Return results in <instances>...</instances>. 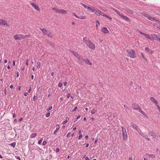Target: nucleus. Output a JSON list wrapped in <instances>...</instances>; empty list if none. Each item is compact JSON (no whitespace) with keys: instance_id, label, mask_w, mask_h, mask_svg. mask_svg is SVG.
<instances>
[{"instance_id":"obj_1","label":"nucleus","mask_w":160,"mask_h":160,"mask_svg":"<svg viewBox=\"0 0 160 160\" xmlns=\"http://www.w3.org/2000/svg\"><path fill=\"white\" fill-rule=\"evenodd\" d=\"M83 41L89 48L92 49H95V47L94 44L86 37L83 38Z\"/></svg>"},{"instance_id":"obj_2","label":"nucleus","mask_w":160,"mask_h":160,"mask_svg":"<svg viewBox=\"0 0 160 160\" xmlns=\"http://www.w3.org/2000/svg\"><path fill=\"white\" fill-rule=\"evenodd\" d=\"M128 56L130 57L131 58H134L136 57V54L134 52L132 49L127 50Z\"/></svg>"},{"instance_id":"obj_3","label":"nucleus","mask_w":160,"mask_h":160,"mask_svg":"<svg viewBox=\"0 0 160 160\" xmlns=\"http://www.w3.org/2000/svg\"><path fill=\"white\" fill-rule=\"evenodd\" d=\"M122 129L123 139L124 140H126L128 138L126 129L125 128L123 127H122Z\"/></svg>"},{"instance_id":"obj_4","label":"nucleus","mask_w":160,"mask_h":160,"mask_svg":"<svg viewBox=\"0 0 160 160\" xmlns=\"http://www.w3.org/2000/svg\"><path fill=\"white\" fill-rule=\"evenodd\" d=\"M130 124L131 127L137 131L139 134H141V131L140 130L139 128L136 124H134L132 122Z\"/></svg>"},{"instance_id":"obj_5","label":"nucleus","mask_w":160,"mask_h":160,"mask_svg":"<svg viewBox=\"0 0 160 160\" xmlns=\"http://www.w3.org/2000/svg\"><path fill=\"white\" fill-rule=\"evenodd\" d=\"M152 40H156L160 42V35L155 34H151Z\"/></svg>"},{"instance_id":"obj_6","label":"nucleus","mask_w":160,"mask_h":160,"mask_svg":"<svg viewBox=\"0 0 160 160\" xmlns=\"http://www.w3.org/2000/svg\"><path fill=\"white\" fill-rule=\"evenodd\" d=\"M13 38L15 40H21L23 39L22 34H15L13 36Z\"/></svg>"},{"instance_id":"obj_7","label":"nucleus","mask_w":160,"mask_h":160,"mask_svg":"<svg viewBox=\"0 0 160 160\" xmlns=\"http://www.w3.org/2000/svg\"><path fill=\"white\" fill-rule=\"evenodd\" d=\"M96 15L100 16L102 15V14L103 13V12H102L100 10H97L96 9H95L94 12H93Z\"/></svg>"},{"instance_id":"obj_8","label":"nucleus","mask_w":160,"mask_h":160,"mask_svg":"<svg viewBox=\"0 0 160 160\" xmlns=\"http://www.w3.org/2000/svg\"><path fill=\"white\" fill-rule=\"evenodd\" d=\"M30 4L37 11H40V9L39 8L38 5L36 4V3H34L32 2H31Z\"/></svg>"},{"instance_id":"obj_9","label":"nucleus","mask_w":160,"mask_h":160,"mask_svg":"<svg viewBox=\"0 0 160 160\" xmlns=\"http://www.w3.org/2000/svg\"><path fill=\"white\" fill-rule=\"evenodd\" d=\"M0 25H6V26H9L7 22L4 19H0Z\"/></svg>"},{"instance_id":"obj_10","label":"nucleus","mask_w":160,"mask_h":160,"mask_svg":"<svg viewBox=\"0 0 160 160\" xmlns=\"http://www.w3.org/2000/svg\"><path fill=\"white\" fill-rule=\"evenodd\" d=\"M78 58L79 60V63L81 64H82L83 63V62H84V60H85V59L83 58V57L80 55L78 57Z\"/></svg>"},{"instance_id":"obj_11","label":"nucleus","mask_w":160,"mask_h":160,"mask_svg":"<svg viewBox=\"0 0 160 160\" xmlns=\"http://www.w3.org/2000/svg\"><path fill=\"white\" fill-rule=\"evenodd\" d=\"M84 62H85L86 64L90 66H91L92 65V63L87 59H85V60H84Z\"/></svg>"},{"instance_id":"obj_12","label":"nucleus","mask_w":160,"mask_h":160,"mask_svg":"<svg viewBox=\"0 0 160 160\" xmlns=\"http://www.w3.org/2000/svg\"><path fill=\"white\" fill-rule=\"evenodd\" d=\"M144 16L146 17L147 18H148V19L149 20H150L152 21H156V19H155L154 18H152L151 17H150L148 15L146 14H144Z\"/></svg>"},{"instance_id":"obj_13","label":"nucleus","mask_w":160,"mask_h":160,"mask_svg":"<svg viewBox=\"0 0 160 160\" xmlns=\"http://www.w3.org/2000/svg\"><path fill=\"white\" fill-rule=\"evenodd\" d=\"M132 108L135 110H138L139 109V106L136 104H132Z\"/></svg>"},{"instance_id":"obj_14","label":"nucleus","mask_w":160,"mask_h":160,"mask_svg":"<svg viewBox=\"0 0 160 160\" xmlns=\"http://www.w3.org/2000/svg\"><path fill=\"white\" fill-rule=\"evenodd\" d=\"M149 134L152 136L153 138H156L157 137L156 134L153 132H150L149 133Z\"/></svg>"},{"instance_id":"obj_15","label":"nucleus","mask_w":160,"mask_h":160,"mask_svg":"<svg viewBox=\"0 0 160 160\" xmlns=\"http://www.w3.org/2000/svg\"><path fill=\"white\" fill-rule=\"evenodd\" d=\"M52 9L55 10V12H56L59 13H61L62 9H58V8H52Z\"/></svg>"},{"instance_id":"obj_16","label":"nucleus","mask_w":160,"mask_h":160,"mask_svg":"<svg viewBox=\"0 0 160 160\" xmlns=\"http://www.w3.org/2000/svg\"><path fill=\"white\" fill-rule=\"evenodd\" d=\"M102 32L104 33H108L109 31L106 27H103L102 29Z\"/></svg>"},{"instance_id":"obj_17","label":"nucleus","mask_w":160,"mask_h":160,"mask_svg":"<svg viewBox=\"0 0 160 160\" xmlns=\"http://www.w3.org/2000/svg\"><path fill=\"white\" fill-rule=\"evenodd\" d=\"M40 29L41 31L42 32L45 34L47 35V34L48 32L46 29L45 28H40Z\"/></svg>"},{"instance_id":"obj_18","label":"nucleus","mask_w":160,"mask_h":160,"mask_svg":"<svg viewBox=\"0 0 160 160\" xmlns=\"http://www.w3.org/2000/svg\"><path fill=\"white\" fill-rule=\"evenodd\" d=\"M121 17L123 19L125 20L127 22L130 21V19L127 17L122 15Z\"/></svg>"},{"instance_id":"obj_19","label":"nucleus","mask_w":160,"mask_h":160,"mask_svg":"<svg viewBox=\"0 0 160 160\" xmlns=\"http://www.w3.org/2000/svg\"><path fill=\"white\" fill-rule=\"evenodd\" d=\"M150 100L151 101L154 102L155 105H156L157 106L158 105V102L153 97H150Z\"/></svg>"},{"instance_id":"obj_20","label":"nucleus","mask_w":160,"mask_h":160,"mask_svg":"<svg viewBox=\"0 0 160 160\" xmlns=\"http://www.w3.org/2000/svg\"><path fill=\"white\" fill-rule=\"evenodd\" d=\"M59 128H60V127H59V125L58 124L56 126V128L55 130L54 131V132L53 133V134H56V133L58 131V130Z\"/></svg>"},{"instance_id":"obj_21","label":"nucleus","mask_w":160,"mask_h":160,"mask_svg":"<svg viewBox=\"0 0 160 160\" xmlns=\"http://www.w3.org/2000/svg\"><path fill=\"white\" fill-rule=\"evenodd\" d=\"M88 9L89 10L91 11L92 12H94L95 9L94 8H91L88 6Z\"/></svg>"},{"instance_id":"obj_22","label":"nucleus","mask_w":160,"mask_h":160,"mask_svg":"<svg viewBox=\"0 0 160 160\" xmlns=\"http://www.w3.org/2000/svg\"><path fill=\"white\" fill-rule=\"evenodd\" d=\"M102 16L109 19L110 20H111L112 19V18L111 17H109L108 16L105 14L104 13H103V14H102Z\"/></svg>"},{"instance_id":"obj_23","label":"nucleus","mask_w":160,"mask_h":160,"mask_svg":"<svg viewBox=\"0 0 160 160\" xmlns=\"http://www.w3.org/2000/svg\"><path fill=\"white\" fill-rule=\"evenodd\" d=\"M145 36H146V37L147 38L151 40H152V36H151V35H149V34H146V35H145Z\"/></svg>"},{"instance_id":"obj_24","label":"nucleus","mask_w":160,"mask_h":160,"mask_svg":"<svg viewBox=\"0 0 160 160\" xmlns=\"http://www.w3.org/2000/svg\"><path fill=\"white\" fill-rule=\"evenodd\" d=\"M36 134H37L36 133H33L30 136V138H33L35 137H36Z\"/></svg>"},{"instance_id":"obj_25","label":"nucleus","mask_w":160,"mask_h":160,"mask_svg":"<svg viewBox=\"0 0 160 160\" xmlns=\"http://www.w3.org/2000/svg\"><path fill=\"white\" fill-rule=\"evenodd\" d=\"M97 111V109L94 108L91 111V113L92 114H94Z\"/></svg>"},{"instance_id":"obj_26","label":"nucleus","mask_w":160,"mask_h":160,"mask_svg":"<svg viewBox=\"0 0 160 160\" xmlns=\"http://www.w3.org/2000/svg\"><path fill=\"white\" fill-rule=\"evenodd\" d=\"M148 155L149 157L152 158H154L155 157V155L153 154H148Z\"/></svg>"},{"instance_id":"obj_27","label":"nucleus","mask_w":160,"mask_h":160,"mask_svg":"<svg viewBox=\"0 0 160 160\" xmlns=\"http://www.w3.org/2000/svg\"><path fill=\"white\" fill-rule=\"evenodd\" d=\"M47 34L48 37H53V34H52L51 32H50L48 33H47Z\"/></svg>"},{"instance_id":"obj_28","label":"nucleus","mask_w":160,"mask_h":160,"mask_svg":"<svg viewBox=\"0 0 160 160\" xmlns=\"http://www.w3.org/2000/svg\"><path fill=\"white\" fill-rule=\"evenodd\" d=\"M16 142H13V143H12L10 144H9V145L11 146V147H12L13 148H14V147H15V145H16Z\"/></svg>"},{"instance_id":"obj_29","label":"nucleus","mask_w":160,"mask_h":160,"mask_svg":"<svg viewBox=\"0 0 160 160\" xmlns=\"http://www.w3.org/2000/svg\"><path fill=\"white\" fill-rule=\"evenodd\" d=\"M96 22L97 23L96 25V26L97 28L98 27V26H99L100 23L98 20H97L96 21Z\"/></svg>"},{"instance_id":"obj_30","label":"nucleus","mask_w":160,"mask_h":160,"mask_svg":"<svg viewBox=\"0 0 160 160\" xmlns=\"http://www.w3.org/2000/svg\"><path fill=\"white\" fill-rule=\"evenodd\" d=\"M67 13V11L64 9H62L61 13L62 14H66Z\"/></svg>"},{"instance_id":"obj_31","label":"nucleus","mask_w":160,"mask_h":160,"mask_svg":"<svg viewBox=\"0 0 160 160\" xmlns=\"http://www.w3.org/2000/svg\"><path fill=\"white\" fill-rule=\"evenodd\" d=\"M73 55L77 58L80 56V55L76 52H75L74 53H73Z\"/></svg>"},{"instance_id":"obj_32","label":"nucleus","mask_w":160,"mask_h":160,"mask_svg":"<svg viewBox=\"0 0 160 160\" xmlns=\"http://www.w3.org/2000/svg\"><path fill=\"white\" fill-rule=\"evenodd\" d=\"M81 4L85 8H87L88 9V6H87L86 5L82 3H81Z\"/></svg>"},{"instance_id":"obj_33","label":"nucleus","mask_w":160,"mask_h":160,"mask_svg":"<svg viewBox=\"0 0 160 160\" xmlns=\"http://www.w3.org/2000/svg\"><path fill=\"white\" fill-rule=\"evenodd\" d=\"M79 19H86V18L85 16H81L79 17Z\"/></svg>"},{"instance_id":"obj_34","label":"nucleus","mask_w":160,"mask_h":160,"mask_svg":"<svg viewBox=\"0 0 160 160\" xmlns=\"http://www.w3.org/2000/svg\"><path fill=\"white\" fill-rule=\"evenodd\" d=\"M37 68H39L40 67V62H37Z\"/></svg>"},{"instance_id":"obj_35","label":"nucleus","mask_w":160,"mask_h":160,"mask_svg":"<svg viewBox=\"0 0 160 160\" xmlns=\"http://www.w3.org/2000/svg\"><path fill=\"white\" fill-rule=\"evenodd\" d=\"M23 39L26 38H28L30 37V35L28 34L26 35H23Z\"/></svg>"},{"instance_id":"obj_36","label":"nucleus","mask_w":160,"mask_h":160,"mask_svg":"<svg viewBox=\"0 0 160 160\" xmlns=\"http://www.w3.org/2000/svg\"><path fill=\"white\" fill-rule=\"evenodd\" d=\"M38 99V98L37 97L34 96L33 98V100L34 101H36V100H37Z\"/></svg>"},{"instance_id":"obj_37","label":"nucleus","mask_w":160,"mask_h":160,"mask_svg":"<svg viewBox=\"0 0 160 160\" xmlns=\"http://www.w3.org/2000/svg\"><path fill=\"white\" fill-rule=\"evenodd\" d=\"M141 113L145 117H146L147 116L146 114L143 111L141 112Z\"/></svg>"},{"instance_id":"obj_38","label":"nucleus","mask_w":160,"mask_h":160,"mask_svg":"<svg viewBox=\"0 0 160 160\" xmlns=\"http://www.w3.org/2000/svg\"><path fill=\"white\" fill-rule=\"evenodd\" d=\"M50 115V112H48L46 114V117H48Z\"/></svg>"},{"instance_id":"obj_39","label":"nucleus","mask_w":160,"mask_h":160,"mask_svg":"<svg viewBox=\"0 0 160 160\" xmlns=\"http://www.w3.org/2000/svg\"><path fill=\"white\" fill-rule=\"evenodd\" d=\"M145 49L146 51H147L148 52H149V51H150V50L149 48L148 47H147L145 48Z\"/></svg>"},{"instance_id":"obj_40","label":"nucleus","mask_w":160,"mask_h":160,"mask_svg":"<svg viewBox=\"0 0 160 160\" xmlns=\"http://www.w3.org/2000/svg\"><path fill=\"white\" fill-rule=\"evenodd\" d=\"M116 13L118 15H119L121 17V16L122 15L121 14H120V13L118 11Z\"/></svg>"},{"instance_id":"obj_41","label":"nucleus","mask_w":160,"mask_h":160,"mask_svg":"<svg viewBox=\"0 0 160 160\" xmlns=\"http://www.w3.org/2000/svg\"><path fill=\"white\" fill-rule=\"evenodd\" d=\"M42 140H43V139L42 138L40 140H39L38 141V144H40L42 142Z\"/></svg>"},{"instance_id":"obj_42","label":"nucleus","mask_w":160,"mask_h":160,"mask_svg":"<svg viewBox=\"0 0 160 160\" xmlns=\"http://www.w3.org/2000/svg\"><path fill=\"white\" fill-rule=\"evenodd\" d=\"M143 137H145V133L144 132H142H142L141 133V134H140Z\"/></svg>"},{"instance_id":"obj_43","label":"nucleus","mask_w":160,"mask_h":160,"mask_svg":"<svg viewBox=\"0 0 160 160\" xmlns=\"http://www.w3.org/2000/svg\"><path fill=\"white\" fill-rule=\"evenodd\" d=\"M141 55L142 56V58L145 60H147V59L144 56V55L142 53H141Z\"/></svg>"},{"instance_id":"obj_44","label":"nucleus","mask_w":160,"mask_h":160,"mask_svg":"<svg viewBox=\"0 0 160 160\" xmlns=\"http://www.w3.org/2000/svg\"><path fill=\"white\" fill-rule=\"evenodd\" d=\"M128 12L131 14H133V12L131 11V10H129L128 11Z\"/></svg>"},{"instance_id":"obj_45","label":"nucleus","mask_w":160,"mask_h":160,"mask_svg":"<svg viewBox=\"0 0 160 160\" xmlns=\"http://www.w3.org/2000/svg\"><path fill=\"white\" fill-rule=\"evenodd\" d=\"M52 106L48 108L47 109V111H49V110H51L52 109Z\"/></svg>"},{"instance_id":"obj_46","label":"nucleus","mask_w":160,"mask_h":160,"mask_svg":"<svg viewBox=\"0 0 160 160\" xmlns=\"http://www.w3.org/2000/svg\"><path fill=\"white\" fill-rule=\"evenodd\" d=\"M77 107H76L72 111V112H74V111H75L76 109H77Z\"/></svg>"},{"instance_id":"obj_47","label":"nucleus","mask_w":160,"mask_h":160,"mask_svg":"<svg viewBox=\"0 0 160 160\" xmlns=\"http://www.w3.org/2000/svg\"><path fill=\"white\" fill-rule=\"evenodd\" d=\"M124 108H125L126 110H128V107L126 105H124Z\"/></svg>"},{"instance_id":"obj_48","label":"nucleus","mask_w":160,"mask_h":160,"mask_svg":"<svg viewBox=\"0 0 160 160\" xmlns=\"http://www.w3.org/2000/svg\"><path fill=\"white\" fill-rule=\"evenodd\" d=\"M67 122V120H66L65 121H64L62 122V124L63 125L65 124Z\"/></svg>"},{"instance_id":"obj_49","label":"nucleus","mask_w":160,"mask_h":160,"mask_svg":"<svg viewBox=\"0 0 160 160\" xmlns=\"http://www.w3.org/2000/svg\"><path fill=\"white\" fill-rule=\"evenodd\" d=\"M28 59H27L26 61V63L27 65H28Z\"/></svg>"},{"instance_id":"obj_50","label":"nucleus","mask_w":160,"mask_h":160,"mask_svg":"<svg viewBox=\"0 0 160 160\" xmlns=\"http://www.w3.org/2000/svg\"><path fill=\"white\" fill-rule=\"evenodd\" d=\"M82 137V134H80L78 137V139H79L81 138Z\"/></svg>"},{"instance_id":"obj_51","label":"nucleus","mask_w":160,"mask_h":160,"mask_svg":"<svg viewBox=\"0 0 160 160\" xmlns=\"http://www.w3.org/2000/svg\"><path fill=\"white\" fill-rule=\"evenodd\" d=\"M47 43L50 45L51 44H52L53 45V43L50 41H48V42Z\"/></svg>"},{"instance_id":"obj_52","label":"nucleus","mask_w":160,"mask_h":160,"mask_svg":"<svg viewBox=\"0 0 160 160\" xmlns=\"http://www.w3.org/2000/svg\"><path fill=\"white\" fill-rule=\"evenodd\" d=\"M139 33L140 34H141L142 35H143L145 36V35H146V34H145L144 33L140 31H139Z\"/></svg>"},{"instance_id":"obj_53","label":"nucleus","mask_w":160,"mask_h":160,"mask_svg":"<svg viewBox=\"0 0 160 160\" xmlns=\"http://www.w3.org/2000/svg\"><path fill=\"white\" fill-rule=\"evenodd\" d=\"M62 85V84L60 82L58 84V87H61Z\"/></svg>"},{"instance_id":"obj_54","label":"nucleus","mask_w":160,"mask_h":160,"mask_svg":"<svg viewBox=\"0 0 160 160\" xmlns=\"http://www.w3.org/2000/svg\"><path fill=\"white\" fill-rule=\"evenodd\" d=\"M139 110V112L141 113V112H142L143 111L139 107V109H138Z\"/></svg>"},{"instance_id":"obj_55","label":"nucleus","mask_w":160,"mask_h":160,"mask_svg":"<svg viewBox=\"0 0 160 160\" xmlns=\"http://www.w3.org/2000/svg\"><path fill=\"white\" fill-rule=\"evenodd\" d=\"M47 142L46 141H44L43 142V145H45L46 144Z\"/></svg>"},{"instance_id":"obj_56","label":"nucleus","mask_w":160,"mask_h":160,"mask_svg":"<svg viewBox=\"0 0 160 160\" xmlns=\"http://www.w3.org/2000/svg\"><path fill=\"white\" fill-rule=\"evenodd\" d=\"M145 139H146L148 141H150V139L148 138L145 137Z\"/></svg>"},{"instance_id":"obj_57","label":"nucleus","mask_w":160,"mask_h":160,"mask_svg":"<svg viewBox=\"0 0 160 160\" xmlns=\"http://www.w3.org/2000/svg\"><path fill=\"white\" fill-rule=\"evenodd\" d=\"M149 53L151 54H152L153 53V51L152 50H150V51H149Z\"/></svg>"},{"instance_id":"obj_58","label":"nucleus","mask_w":160,"mask_h":160,"mask_svg":"<svg viewBox=\"0 0 160 160\" xmlns=\"http://www.w3.org/2000/svg\"><path fill=\"white\" fill-rule=\"evenodd\" d=\"M19 76V72H17V77H18Z\"/></svg>"},{"instance_id":"obj_59","label":"nucleus","mask_w":160,"mask_h":160,"mask_svg":"<svg viewBox=\"0 0 160 160\" xmlns=\"http://www.w3.org/2000/svg\"><path fill=\"white\" fill-rule=\"evenodd\" d=\"M70 132H68L67 135V137L68 138L69 137V135H70Z\"/></svg>"},{"instance_id":"obj_60","label":"nucleus","mask_w":160,"mask_h":160,"mask_svg":"<svg viewBox=\"0 0 160 160\" xmlns=\"http://www.w3.org/2000/svg\"><path fill=\"white\" fill-rule=\"evenodd\" d=\"M70 51L71 53H72L73 54V53H74L75 52H74V51L72 50H70Z\"/></svg>"},{"instance_id":"obj_61","label":"nucleus","mask_w":160,"mask_h":160,"mask_svg":"<svg viewBox=\"0 0 160 160\" xmlns=\"http://www.w3.org/2000/svg\"><path fill=\"white\" fill-rule=\"evenodd\" d=\"M59 149L58 148H57L56 149V152H58L59 151Z\"/></svg>"},{"instance_id":"obj_62","label":"nucleus","mask_w":160,"mask_h":160,"mask_svg":"<svg viewBox=\"0 0 160 160\" xmlns=\"http://www.w3.org/2000/svg\"><path fill=\"white\" fill-rule=\"evenodd\" d=\"M13 66H15V61L14 60L13 61Z\"/></svg>"},{"instance_id":"obj_63","label":"nucleus","mask_w":160,"mask_h":160,"mask_svg":"<svg viewBox=\"0 0 160 160\" xmlns=\"http://www.w3.org/2000/svg\"><path fill=\"white\" fill-rule=\"evenodd\" d=\"M28 95V93L27 92H25L24 93V96H27Z\"/></svg>"},{"instance_id":"obj_64","label":"nucleus","mask_w":160,"mask_h":160,"mask_svg":"<svg viewBox=\"0 0 160 160\" xmlns=\"http://www.w3.org/2000/svg\"><path fill=\"white\" fill-rule=\"evenodd\" d=\"M88 138V135H86L85 136V139H87Z\"/></svg>"}]
</instances>
